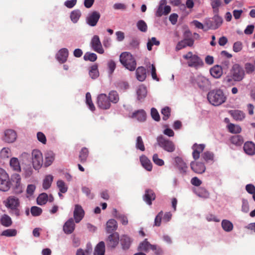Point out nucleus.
Segmentation results:
<instances>
[{
  "label": "nucleus",
  "mask_w": 255,
  "mask_h": 255,
  "mask_svg": "<svg viewBox=\"0 0 255 255\" xmlns=\"http://www.w3.org/2000/svg\"><path fill=\"white\" fill-rule=\"evenodd\" d=\"M207 99L210 104L218 106L225 102L227 98L222 90L216 89L208 93Z\"/></svg>",
  "instance_id": "nucleus-1"
},
{
  "label": "nucleus",
  "mask_w": 255,
  "mask_h": 255,
  "mask_svg": "<svg viewBox=\"0 0 255 255\" xmlns=\"http://www.w3.org/2000/svg\"><path fill=\"white\" fill-rule=\"evenodd\" d=\"M120 60L127 69L130 71L135 70L136 66V61L130 53L127 52L122 53L120 55Z\"/></svg>",
  "instance_id": "nucleus-2"
},
{
  "label": "nucleus",
  "mask_w": 255,
  "mask_h": 255,
  "mask_svg": "<svg viewBox=\"0 0 255 255\" xmlns=\"http://www.w3.org/2000/svg\"><path fill=\"white\" fill-rule=\"evenodd\" d=\"M214 16L210 18L205 19V26L206 27L204 31H207L209 29L215 30L218 28L223 23L222 18L218 15V13H214Z\"/></svg>",
  "instance_id": "nucleus-3"
},
{
  "label": "nucleus",
  "mask_w": 255,
  "mask_h": 255,
  "mask_svg": "<svg viewBox=\"0 0 255 255\" xmlns=\"http://www.w3.org/2000/svg\"><path fill=\"white\" fill-rule=\"evenodd\" d=\"M156 140L158 145L164 150L168 152H172L175 151V145L174 142L162 135L157 136Z\"/></svg>",
  "instance_id": "nucleus-4"
},
{
  "label": "nucleus",
  "mask_w": 255,
  "mask_h": 255,
  "mask_svg": "<svg viewBox=\"0 0 255 255\" xmlns=\"http://www.w3.org/2000/svg\"><path fill=\"white\" fill-rule=\"evenodd\" d=\"M10 186L11 183L8 174L4 169L0 168V190L7 191Z\"/></svg>",
  "instance_id": "nucleus-5"
},
{
  "label": "nucleus",
  "mask_w": 255,
  "mask_h": 255,
  "mask_svg": "<svg viewBox=\"0 0 255 255\" xmlns=\"http://www.w3.org/2000/svg\"><path fill=\"white\" fill-rule=\"evenodd\" d=\"M10 186L11 183L8 174L4 169L0 168V190L7 191Z\"/></svg>",
  "instance_id": "nucleus-6"
},
{
  "label": "nucleus",
  "mask_w": 255,
  "mask_h": 255,
  "mask_svg": "<svg viewBox=\"0 0 255 255\" xmlns=\"http://www.w3.org/2000/svg\"><path fill=\"white\" fill-rule=\"evenodd\" d=\"M184 59L188 60V65L189 67H197L202 64L200 58L197 55H193L191 51L183 56Z\"/></svg>",
  "instance_id": "nucleus-7"
},
{
  "label": "nucleus",
  "mask_w": 255,
  "mask_h": 255,
  "mask_svg": "<svg viewBox=\"0 0 255 255\" xmlns=\"http://www.w3.org/2000/svg\"><path fill=\"white\" fill-rule=\"evenodd\" d=\"M231 74L233 80L235 81H241L245 76L244 69L238 64L233 65Z\"/></svg>",
  "instance_id": "nucleus-8"
},
{
  "label": "nucleus",
  "mask_w": 255,
  "mask_h": 255,
  "mask_svg": "<svg viewBox=\"0 0 255 255\" xmlns=\"http://www.w3.org/2000/svg\"><path fill=\"white\" fill-rule=\"evenodd\" d=\"M193 84H196L198 87L202 90L208 89L210 86V82L205 77L198 75L192 80Z\"/></svg>",
  "instance_id": "nucleus-9"
},
{
  "label": "nucleus",
  "mask_w": 255,
  "mask_h": 255,
  "mask_svg": "<svg viewBox=\"0 0 255 255\" xmlns=\"http://www.w3.org/2000/svg\"><path fill=\"white\" fill-rule=\"evenodd\" d=\"M32 164L34 168L38 169L42 165L43 157L41 152L38 150H33L32 152Z\"/></svg>",
  "instance_id": "nucleus-10"
},
{
  "label": "nucleus",
  "mask_w": 255,
  "mask_h": 255,
  "mask_svg": "<svg viewBox=\"0 0 255 255\" xmlns=\"http://www.w3.org/2000/svg\"><path fill=\"white\" fill-rule=\"evenodd\" d=\"M97 99V103L100 108L107 110L111 107V103L106 94H102L99 95Z\"/></svg>",
  "instance_id": "nucleus-11"
},
{
  "label": "nucleus",
  "mask_w": 255,
  "mask_h": 255,
  "mask_svg": "<svg viewBox=\"0 0 255 255\" xmlns=\"http://www.w3.org/2000/svg\"><path fill=\"white\" fill-rule=\"evenodd\" d=\"M11 180L14 183L13 190L15 194H20L22 192L23 188L21 184V177L18 174H13L11 176Z\"/></svg>",
  "instance_id": "nucleus-12"
},
{
  "label": "nucleus",
  "mask_w": 255,
  "mask_h": 255,
  "mask_svg": "<svg viewBox=\"0 0 255 255\" xmlns=\"http://www.w3.org/2000/svg\"><path fill=\"white\" fill-rule=\"evenodd\" d=\"M176 165L180 173L183 175L186 174L188 170V166L186 163L183 160V159L179 157H176L175 158Z\"/></svg>",
  "instance_id": "nucleus-13"
},
{
  "label": "nucleus",
  "mask_w": 255,
  "mask_h": 255,
  "mask_svg": "<svg viewBox=\"0 0 255 255\" xmlns=\"http://www.w3.org/2000/svg\"><path fill=\"white\" fill-rule=\"evenodd\" d=\"M119 242V235L117 232L111 234L107 240L108 247L112 248H115L118 245Z\"/></svg>",
  "instance_id": "nucleus-14"
},
{
  "label": "nucleus",
  "mask_w": 255,
  "mask_h": 255,
  "mask_svg": "<svg viewBox=\"0 0 255 255\" xmlns=\"http://www.w3.org/2000/svg\"><path fill=\"white\" fill-rule=\"evenodd\" d=\"M190 167L193 172L197 174H202L206 170V167L202 162L192 161L190 163Z\"/></svg>",
  "instance_id": "nucleus-15"
},
{
  "label": "nucleus",
  "mask_w": 255,
  "mask_h": 255,
  "mask_svg": "<svg viewBox=\"0 0 255 255\" xmlns=\"http://www.w3.org/2000/svg\"><path fill=\"white\" fill-rule=\"evenodd\" d=\"M194 40L192 38L184 39L178 42L175 47V50L178 51L187 46H192L194 44Z\"/></svg>",
  "instance_id": "nucleus-16"
},
{
  "label": "nucleus",
  "mask_w": 255,
  "mask_h": 255,
  "mask_svg": "<svg viewBox=\"0 0 255 255\" xmlns=\"http://www.w3.org/2000/svg\"><path fill=\"white\" fill-rule=\"evenodd\" d=\"M16 138V133L12 129H7L4 131V135L3 140L6 142L11 143L14 142Z\"/></svg>",
  "instance_id": "nucleus-17"
},
{
  "label": "nucleus",
  "mask_w": 255,
  "mask_h": 255,
  "mask_svg": "<svg viewBox=\"0 0 255 255\" xmlns=\"http://www.w3.org/2000/svg\"><path fill=\"white\" fill-rule=\"evenodd\" d=\"M84 211L82 207L79 205H76L74 211V218L76 223H79L84 217Z\"/></svg>",
  "instance_id": "nucleus-18"
},
{
  "label": "nucleus",
  "mask_w": 255,
  "mask_h": 255,
  "mask_svg": "<svg viewBox=\"0 0 255 255\" xmlns=\"http://www.w3.org/2000/svg\"><path fill=\"white\" fill-rule=\"evenodd\" d=\"M205 147V146L204 144H198L195 143L193 144L192 147V149H193L192 156L195 160H197L199 158L200 154L204 150Z\"/></svg>",
  "instance_id": "nucleus-19"
},
{
  "label": "nucleus",
  "mask_w": 255,
  "mask_h": 255,
  "mask_svg": "<svg viewBox=\"0 0 255 255\" xmlns=\"http://www.w3.org/2000/svg\"><path fill=\"white\" fill-rule=\"evenodd\" d=\"M63 231L66 234H71L75 229V224L72 218L69 219L64 225Z\"/></svg>",
  "instance_id": "nucleus-20"
},
{
  "label": "nucleus",
  "mask_w": 255,
  "mask_h": 255,
  "mask_svg": "<svg viewBox=\"0 0 255 255\" xmlns=\"http://www.w3.org/2000/svg\"><path fill=\"white\" fill-rule=\"evenodd\" d=\"M143 199L146 203L149 205L152 204V201L155 199V194L153 190L151 189H146L145 194L143 196Z\"/></svg>",
  "instance_id": "nucleus-21"
},
{
  "label": "nucleus",
  "mask_w": 255,
  "mask_h": 255,
  "mask_svg": "<svg viewBox=\"0 0 255 255\" xmlns=\"http://www.w3.org/2000/svg\"><path fill=\"white\" fill-rule=\"evenodd\" d=\"M244 150L245 153L250 155L255 154V144L252 141H247L244 145Z\"/></svg>",
  "instance_id": "nucleus-22"
},
{
  "label": "nucleus",
  "mask_w": 255,
  "mask_h": 255,
  "mask_svg": "<svg viewBox=\"0 0 255 255\" xmlns=\"http://www.w3.org/2000/svg\"><path fill=\"white\" fill-rule=\"evenodd\" d=\"M19 202L18 199L14 196H10L7 199L6 206L11 209H16L19 206Z\"/></svg>",
  "instance_id": "nucleus-23"
},
{
  "label": "nucleus",
  "mask_w": 255,
  "mask_h": 255,
  "mask_svg": "<svg viewBox=\"0 0 255 255\" xmlns=\"http://www.w3.org/2000/svg\"><path fill=\"white\" fill-rule=\"evenodd\" d=\"M68 56V51L66 48L60 49L56 55L57 60L61 63L66 61Z\"/></svg>",
  "instance_id": "nucleus-24"
},
{
  "label": "nucleus",
  "mask_w": 255,
  "mask_h": 255,
  "mask_svg": "<svg viewBox=\"0 0 255 255\" xmlns=\"http://www.w3.org/2000/svg\"><path fill=\"white\" fill-rule=\"evenodd\" d=\"M232 117L236 121H241L245 118V113L240 110H231L229 112Z\"/></svg>",
  "instance_id": "nucleus-25"
},
{
  "label": "nucleus",
  "mask_w": 255,
  "mask_h": 255,
  "mask_svg": "<svg viewBox=\"0 0 255 255\" xmlns=\"http://www.w3.org/2000/svg\"><path fill=\"white\" fill-rule=\"evenodd\" d=\"M171 11V7L169 5H165L164 7L158 6L156 11L155 15L157 17H161L162 15H166Z\"/></svg>",
  "instance_id": "nucleus-26"
},
{
  "label": "nucleus",
  "mask_w": 255,
  "mask_h": 255,
  "mask_svg": "<svg viewBox=\"0 0 255 255\" xmlns=\"http://www.w3.org/2000/svg\"><path fill=\"white\" fill-rule=\"evenodd\" d=\"M140 161L142 166L147 171H151L152 168V165L150 161L145 155H141L140 157Z\"/></svg>",
  "instance_id": "nucleus-27"
},
{
  "label": "nucleus",
  "mask_w": 255,
  "mask_h": 255,
  "mask_svg": "<svg viewBox=\"0 0 255 255\" xmlns=\"http://www.w3.org/2000/svg\"><path fill=\"white\" fill-rule=\"evenodd\" d=\"M131 118H135L139 122H144L146 120V113L143 110H137L132 114Z\"/></svg>",
  "instance_id": "nucleus-28"
},
{
  "label": "nucleus",
  "mask_w": 255,
  "mask_h": 255,
  "mask_svg": "<svg viewBox=\"0 0 255 255\" xmlns=\"http://www.w3.org/2000/svg\"><path fill=\"white\" fill-rule=\"evenodd\" d=\"M118 228V224L114 219H110L107 223L106 230L108 233H111Z\"/></svg>",
  "instance_id": "nucleus-29"
},
{
  "label": "nucleus",
  "mask_w": 255,
  "mask_h": 255,
  "mask_svg": "<svg viewBox=\"0 0 255 255\" xmlns=\"http://www.w3.org/2000/svg\"><path fill=\"white\" fill-rule=\"evenodd\" d=\"M211 75L215 78H220L222 74L223 70L221 66L215 65L210 70Z\"/></svg>",
  "instance_id": "nucleus-30"
},
{
  "label": "nucleus",
  "mask_w": 255,
  "mask_h": 255,
  "mask_svg": "<svg viewBox=\"0 0 255 255\" xmlns=\"http://www.w3.org/2000/svg\"><path fill=\"white\" fill-rule=\"evenodd\" d=\"M137 79L139 81H143L146 77V70L143 67H139L136 70Z\"/></svg>",
  "instance_id": "nucleus-31"
},
{
  "label": "nucleus",
  "mask_w": 255,
  "mask_h": 255,
  "mask_svg": "<svg viewBox=\"0 0 255 255\" xmlns=\"http://www.w3.org/2000/svg\"><path fill=\"white\" fill-rule=\"evenodd\" d=\"M152 245L147 241V239H145L142 242L140 243L138 250L147 253L151 250Z\"/></svg>",
  "instance_id": "nucleus-32"
},
{
  "label": "nucleus",
  "mask_w": 255,
  "mask_h": 255,
  "mask_svg": "<svg viewBox=\"0 0 255 255\" xmlns=\"http://www.w3.org/2000/svg\"><path fill=\"white\" fill-rule=\"evenodd\" d=\"M230 141L233 144L241 146L244 142V139L240 135H235L230 137Z\"/></svg>",
  "instance_id": "nucleus-33"
},
{
  "label": "nucleus",
  "mask_w": 255,
  "mask_h": 255,
  "mask_svg": "<svg viewBox=\"0 0 255 255\" xmlns=\"http://www.w3.org/2000/svg\"><path fill=\"white\" fill-rule=\"evenodd\" d=\"M54 160V154L52 151H48L45 154L44 165L45 167L50 165Z\"/></svg>",
  "instance_id": "nucleus-34"
},
{
  "label": "nucleus",
  "mask_w": 255,
  "mask_h": 255,
  "mask_svg": "<svg viewBox=\"0 0 255 255\" xmlns=\"http://www.w3.org/2000/svg\"><path fill=\"white\" fill-rule=\"evenodd\" d=\"M110 103L112 102L114 104L117 103L120 99L119 95L116 91H111L109 94L108 97Z\"/></svg>",
  "instance_id": "nucleus-35"
},
{
  "label": "nucleus",
  "mask_w": 255,
  "mask_h": 255,
  "mask_svg": "<svg viewBox=\"0 0 255 255\" xmlns=\"http://www.w3.org/2000/svg\"><path fill=\"white\" fill-rule=\"evenodd\" d=\"M201 157L207 162H213L214 154L212 152L206 151L202 154Z\"/></svg>",
  "instance_id": "nucleus-36"
},
{
  "label": "nucleus",
  "mask_w": 255,
  "mask_h": 255,
  "mask_svg": "<svg viewBox=\"0 0 255 255\" xmlns=\"http://www.w3.org/2000/svg\"><path fill=\"white\" fill-rule=\"evenodd\" d=\"M87 23L92 26L96 25V11L89 13L86 17Z\"/></svg>",
  "instance_id": "nucleus-37"
},
{
  "label": "nucleus",
  "mask_w": 255,
  "mask_h": 255,
  "mask_svg": "<svg viewBox=\"0 0 255 255\" xmlns=\"http://www.w3.org/2000/svg\"><path fill=\"white\" fill-rule=\"evenodd\" d=\"M53 177L51 175H48L45 176L43 181V188L46 190L50 188L53 181Z\"/></svg>",
  "instance_id": "nucleus-38"
},
{
  "label": "nucleus",
  "mask_w": 255,
  "mask_h": 255,
  "mask_svg": "<svg viewBox=\"0 0 255 255\" xmlns=\"http://www.w3.org/2000/svg\"><path fill=\"white\" fill-rule=\"evenodd\" d=\"M10 165L14 170L20 171L21 168L19 161L17 158L13 157L10 160Z\"/></svg>",
  "instance_id": "nucleus-39"
},
{
  "label": "nucleus",
  "mask_w": 255,
  "mask_h": 255,
  "mask_svg": "<svg viewBox=\"0 0 255 255\" xmlns=\"http://www.w3.org/2000/svg\"><path fill=\"white\" fill-rule=\"evenodd\" d=\"M89 154V151L86 147L82 148L80 152L79 158L82 163H84L86 161Z\"/></svg>",
  "instance_id": "nucleus-40"
},
{
  "label": "nucleus",
  "mask_w": 255,
  "mask_h": 255,
  "mask_svg": "<svg viewBox=\"0 0 255 255\" xmlns=\"http://www.w3.org/2000/svg\"><path fill=\"white\" fill-rule=\"evenodd\" d=\"M131 243V241L130 238L127 236H123L121 240L122 245L124 250L128 249L130 247Z\"/></svg>",
  "instance_id": "nucleus-41"
},
{
  "label": "nucleus",
  "mask_w": 255,
  "mask_h": 255,
  "mask_svg": "<svg viewBox=\"0 0 255 255\" xmlns=\"http://www.w3.org/2000/svg\"><path fill=\"white\" fill-rule=\"evenodd\" d=\"M114 212L116 214L115 215L116 218L119 219L123 225H127L128 224V219L126 216L120 213H117V210L116 209H114Z\"/></svg>",
  "instance_id": "nucleus-42"
},
{
  "label": "nucleus",
  "mask_w": 255,
  "mask_h": 255,
  "mask_svg": "<svg viewBox=\"0 0 255 255\" xmlns=\"http://www.w3.org/2000/svg\"><path fill=\"white\" fill-rule=\"evenodd\" d=\"M222 227L223 230L226 232H230L233 229V224L227 220H223L222 221Z\"/></svg>",
  "instance_id": "nucleus-43"
},
{
  "label": "nucleus",
  "mask_w": 255,
  "mask_h": 255,
  "mask_svg": "<svg viewBox=\"0 0 255 255\" xmlns=\"http://www.w3.org/2000/svg\"><path fill=\"white\" fill-rule=\"evenodd\" d=\"M228 128L230 132L234 133H239L242 130L240 126L231 123L228 125Z\"/></svg>",
  "instance_id": "nucleus-44"
},
{
  "label": "nucleus",
  "mask_w": 255,
  "mask_h": 255,
  "mask_svg": "<svg viewBox=\"0 0 255 255\" xmlns=\"http://www.w3.org/2000/svg\"><path fill=\"white\" fill-rule=\"evenodd\" d=\"M1 224L5 227H9L12 224L11 218L7 215H4L0 219Z\"/></svg>",
  "instance_id": "nucleus-45"
},
{
  "label": "nucleus",
  "mask_w": 255,
  "mask_h": 255,
  "mask_svg": "<svg viewBox=\"0 0 255 255\" xmlns=\"http://www.w3.org/2000/svg\"><path fill=\"white\" fill-rule=\"evenodd\" d=\"M211 5L213 9L214 13L217 14L219 12V7L221 5V0H211Z\"/></svg>",
  "instance_id": "nucleus-46"
},
{
  "label": "nucleus",
  "mask_w": 255,
  "mask_h": 255,
  "mask_svg": "<svg viewBox=\"0 0 255 255\" xmlns=\"http://www.w3.org/2000/svg\"><path fill=\"white\" fill-rule=\"evenodd\" d=\"M135 147L137 149L142 151L145 150V147L141 136H138L137 137L135 141Z\"/></svg>",
  "instance_id": "nucleus-47"
},
{
  "label": "nucleus",
  "mask_w": 255,
  "mask_h": 255,
  "mask_svg": "<svg viewBox=\"0 0 255 255\" xmlns=\"http://www.w3.org/2000/svg\"><path fill=\"white\" fill-rule=\"evenodd\" d=\"M48 200V195L46 193H41L37 198V203L38 205L45 204Z\"/></svg>",
  "instance_id": "nucleus-48"
},
{
  "label": "nucleus",
  "mask_w": 255,
  "mask_h": 255,
  "mask_svg": "<svg viewBox=\"0 0 255 255\" xmlns=\"http://www.w3.org/2000/svg\"><path fill=\"white\" fill-rule=\"evenodd\" d=\"M105 253V245L102 241L97 245V255H104Z\"/></svg>",
  "instance_id": "nucleus-49"
},
{
  "label": "nucleus",
  "mask_w": 255,
  "mask_h": 255,
  "mask_svg": "<svg viewBox=\"0 0 255 255\" xmlns=\"http://www.w3.org/2000/svg\"><path fill=\"white\" fill-rule=\"evenodd\" d=\"M17 234V231L15 229H7L4 231H3L1 234V236H5L7 237H14Z\"/></svg>",
  "instance_id": "nucleus-50"
},
{
  "label": "nucleus",
  "mask_w": 255,
  "mask_h": 255,
  "mask_svg": "<svg viewBox=\"0 0 255 255\" xmlns=\"http://www.w3.org/2000/svg\"><path fill=\"white\" fill-rule=\"evenodd\" d=\"M146 93L147 92L146 88L144 86H140L137 91L138 99L140 100L145 98L146 95Z\"/></svg>",
  "instance_id": "nucleus-51"
},
{
  "label": "nucleus",
  "mask_w": 255,
  "mask_h": 255,
  "mask_svg": "<svg viewBox=\"0 0 255 255\" xmlns=\"http://www.w3.org/2000/svg\"><path fill=\"white\" fill-rule=\"evenodd\" d=\"M57 186L61 193H65L67 191L68 187L65 182L62 180H59L57 182Z\"/></svg>",
  "instance_id": "nucleus-52"
},
{
  "label": "nucleus",
  "mask_w": 255,
  "mask_h": 255,
  "mask_svg": "<svg viewBox=\"0 0 255 255\" xmlns=\"http://www.w3.org/2000/svg\"><path fill=\"white\" fill-rule=\"evenodd\" d=\"M247 73L251 74L255 71V60L253 63H247L245 65Z\"/></svg>",
  "instance_id": "nucleus-53"
},
{
  "label": "nucleus",
  "mask_w": 255,
  "mask_h": 255,
  "mask_svg": "<svg viewBox=\"0 0 255 255\" xmlns=\"http://www.w3.org/2000/svg\"><path fill=\"white\" fill-rule=\"evenodd\" d=\"M171 109L168 107H165L161 110V114L163 115L162 119L166 121L170 116Z\"/></svg>",
  "instance_id": "nucleus-54"
},
{
  "label": "nucleus",
  "mask_w": 255,
  "mask_h": 255,
  "mask_svg": "<svg viewBox=\"0 0 255 255\" xmlns=\"http://www.w3.org/2000/svg\"><path fill=\"white\" fill-rule=\"evenodd\" d=\"M160 44V42L156 40L155 37H152L150 39H149L147 43V48L149 51H151L152 50V46L153 45H159Z\"/></svg>",
  "instance_id": "nucleus-55"
},
{
  "label": "nucleus",
  "mask_w": 255,
  "mask_h": 255,
  "mask_svg": "<svg viewBox=\"0 0 255 255\" xmlns=\"http://www.w3.org/2000/svg\"><path fill=\"white\" fill-rule=\"evenodd\" d=\"M198 196L203 198H208L210 196L209 192L204 188H200L197 192Z\"/></svg>",
  "instance_id": "nucleus-56"
},
{
  "label": "nucleus",
  "mask_w": 255,
  "mask_h": 255,
  "mask_svg": "<svg viewBox=\"0 0 255 255\" xmlns=\"http://www.w3.org/2000/svg\"><path fill=\"white\" fill-rule=\"evenodd\" d=\"M81 15L79 10H75L71 13L70 17L74 22H76Z\"/></svg>",
  "instance_id": "nucleus-57"
},
{
  "label": "nucleus",
  "mask_w": 255,
  "mask_h": 255,
  "mask_svg": "<svg viewBox=\"0 0 255 255\" xmlns=\"http://www.w3.org/2000/svg\"><path fill=\"white\" fill-rule=\"evenodd\" d=\"M138 29L142 32H146L147 29V26L143 20H139L136 24Z\"/></svg>",
  "instance_id": "nucleus-58"
},
{
  "label": "nucleus",
  "mask_w": 255,
  "mask_h": 255,
  "mask_svg": "<svg viewBox=\"0 0 255 255\" xmlns=\"http://www.w3.org/2000/svg\"><path fill=\"white\" fill-rule=\"evenodd\" d=\"M10 155V150L8 148H2L0 152V156L2 158H8Z\"/></svg>",
  "instance_id": "nucleus-59"
},
{
  "label": "nucleus",
  "mask_w": 255,
  "mask_h": 255,
  "mask_svg": "<svg viewBox=\"0 0 255 255\" xmlns=\"http://www.w3.org/2000/svg\"><path fill=\"white\" fill-rule=\"evenodd\" d=\"M84 59L85 61H90L94 62L96 61V54L90 52H86L84 56Z\"/></svg>",
  "instance_id": "nucleus-60"
},
{
  "label": "nucleus",
  "mask_w": 255,
  "mask_h": 255,
  "mask_svg": "<svg viewBox=\"0 0 255 255\" xmlns=\"http://www.w3.org/2000/svg\"><path fill=\"white\" fill-rule=\"evenodd\" d=\"M152 160L155 164L158 166H162L164 164V161L158 157V155L157 153L153 154Z\"/></svg>",
  "instance_id": "nucleus-61"
},
{
  "label": "nucleus",
  "mask_w": 255,
  "mask_h": 255,
  "mask_svg": "<svg viewBox=\"0 0 255 255\" xmlns=\"http://www.w3.org/2000/svg\"><path fill=\"white\" fill-rule=\"evenodd\" d=\"M86 103L89 106V108L94 111L95 109L94 105L92 103L91 96L90 93H87L86 95Z\"/></svg>",
  "instance_id": "nucleus-62"
},
{
  "label": "nucleus",
  "mask_w": 255,
  "mask_h": 255,
  "mask_svg": "<svg viewBox=\"0 0 255 255\" xmlns=\"http://www.w3.org/2000/svg\"><path fill=\"white\" fill-rule=\"evenodd\" d=\"M151 116L153 119H154L155 121L158 122L160 120V116L157 110L152 108L151 109Z\"/></svg>",
  "instance_id": "nucleus-63"
},
{
  "label": "nucleus",
  "mask_w": 255,
  "mask_h": 255,
  "mask_svg": "<svg viewBox=\"0 0 255 255\" xmlns=\"http://www.w3.org/2000/svg\"><path fill=\"white\" fill-rule=\"evenodd\" d=\"M139 41L136 38H132L129 42V45L131 48L136 49L139 46Z\"/></svg>",
  "instance_id": "nucleus-64"
}]
</instances>
